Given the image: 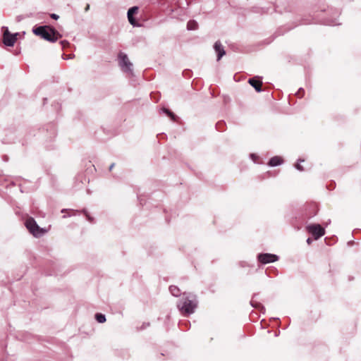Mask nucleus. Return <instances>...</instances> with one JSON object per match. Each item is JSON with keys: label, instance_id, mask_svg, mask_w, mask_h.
Wrapping results in <instances>:
<instances>
[{"label": "nucleus", "instance_id": "1", "mask_svg": "<svg viewBox=\"0 0 361 361\" xmlns=\"http://www.w3.org/2000/svg\"><path fill=\"white\" fill-rule=\"evenodd\" d=\"M197 306L196 296L185 293L183 294L182 299L177 304L178 310L185 315L192 314Z\"/></svg>", "mask_w": 361, "mask_h": 361}, {"label": "nucleus", "instance_id": "2", "mask_svg": "<svg viewBox=\"0 0 361 361\" xmlns=\"http://www.w3.org/2000/svg\"><path fill=\"white\" fill-rule=\"evenodd\" d=\"M33 32L36 35L40 36L42 39L51 42H56L61 37L54 28L47 25L34 28Z\"/></svg>", "mask_w": 361, "mask_h": 361}, {"label": "nucleus", "instance_id": "3", "mask_svg": "<svg viewBox=\"0 0 361 361\" xmlns=\"http://www.w3.org/2000/svg\"><path fill=\"white\" fill-rule=\"evenodd\" d=\"M25 227L30 231L31 234H32L35 237L39 238L42 236L46 232L47 230L42 228H40L35 220L30 217L28 218L25 222Z\"/></svg>", "mask_w": 361, "mask_h": 361}, {"label": "nucleus", "instance_id": "4", "mask_svg": "<svg viewBox=\"0 0 361 361\" xmlns=\"http://www.w3.org/2000/svg\"><path fill=\"white\" fill-rule=\"evenodd\" d=\"M118 64L122 71L133 74V63L130 61L128 55L123 52H120L118 55Z\"/></svg>", "mask_w": 361, "mask_h": 361}, {"label": "nucleus", "instance_id": "5", "mask_svg": "<svg viewBox=\"0 0 361 361\" xmlns=\"http://www.w3.org/2000/svg\"><path fill=\"white\" fill-rule=\"evenodd\" d=\"M307 231L311 233L315 240L319 239L325 234L324 228H322L319 224H310L306 226Z\"/></svg>", "mask_w": 361, "mask_h": 361}, {"label": "nucleus", "instance_id": "6", "mask_svg": "<svg viewBox=\"0 0 361 361\" xmlns=\"http://www.w3.org/2000/svg\"><path fill=\"white\" fill-rule=\"evenodd\" d=\"M3 42L6 46L13 47L17 40L18 33L11 34L7 27H3Z\"/></svg>", "mask_w": 361, "mask_h": 361}, {"label": "nucleus", "instance_id": "7", "mask_svg": "<svg viewBox=\"0 0 361 361\" xmlns=\"http://www.w3.org/2000/svg\"><path fill=\"white\" fill-rule=\"evenodd\" d=\"M257 259L262 264H265L277 261L279 257L274 254L264 253L258 255Z\"/></svg>", "mask_w": 361, "mask_h": 361}, {"label": "nucleus", "instance_id": "8", "mask_svg": "<svg viewBox=\"0 0 361 361\" xmlns=\"http://www.w3.org/2000/svg\"><path fill=\"white\" fill-rule=\"evenodd\" d=\"M214 49L217 54V61H219L223 56L225 55L226 51L224 50V47L219 41L215 42L214 45Z\"/></svg>", "mask_w": 361, "mask_h": 361}, {"label": "nucleus", "instance_id": "9", "mask_svg": "<svg viewBox=\"0 0 361 361\" xmlns=\"http://www.w3.org/2000/svg\"><path fill=\"white\" fill-rule=\"evenodd\" d=\"M137 11H138V7H137V6L131 7L128 11L127 15H128V21L133 26L137 25L135 19L133 18V15L135 13H136Z\"/></svg>", "mask_w": 361, "mask_h": 361}, {"label": "nucleus", "instance_id": "10", "mask_svg": "<svg viewBox=\"0 0 361 361\" xmlns=\"http://www.w3.org/2000/svg\"><path fill=\"white\" fill-rule=\"evenodd\" d=\"M248 82L255 89L257 92H260L262 91L261 87L262 82L261 80L252 78L249 79Z\"/></svg>", "mask_w": 361, "mask_h": 361}, {"label": "nucleus", "instance_id": "11", "mask_svg": "<svg viewBox=\"0 0 361 361\" xmlns=\"http://www.w3.org/2000/svg\"><path fill=\"white\" fill-rule=\"evenodd\" d=\"M283 163V159L278 156L274 157L270 159L269 165L271 166H277Z\"/></svg>", "mask_w": 361, "mask_h": 361}, {"label": "nucleus", "instance_id": "12", "mask_svg": "<svg viewBox=\"0 0 361 361\" xmlns=\"http://www.w3.org/2000/svg\"><path fill=\"white\" fill-rule=\"evenodd\" d=\"M169 290L171 293L175 297H178L181 295L180 290L176 286H171L169 287Z\"/></svg>", "mask_w": 361, "mask_h": 361}, {"label": "nucleus", "instance_id": "13", "mask_svg": "<svg viewBox=\"0 0 361 361\" xmlns=\"http://www.w3.org/2000/svg\"><path fill=\"white\" fill-rule=\"evenodd\" d=\"M198 24L195 20H189L187 24V28L189 30H195L197 29Z\"/></svg>", "mask_w": 361, "mask_h": 361}, {"label": "nucleus", "instance_id": "14", "mask_svg": "<svg viewBox=\"0 0 361 361\" xmlns=\"http://www.w3.org/2000/svg\"><path fill=\"white\" fill-rule=\"evenodd\" d=\"M95 319L99 323H104L106 322L105 315L101 313H97L95 314Z\"/></svg>", "mask_w": 361, "mask_h": 361}, {"label": "nucleus", "instance_id": "15", "mask_svg": "<svg viewBox=\"0 0 361 361\" xmlns=\"http://www.w3.org/2000/svg\"><path fill=\"white\" fill-rule=\"evenodd\" d=\"M161 111L164 113H165L167 116H169L171 118V120L175 121L176 115L173 112L170 111L168 109L166 108L161 109Z\"/></svg>", "mask_w": 361, "mask_h": 361}, {"label": "nucleus", "instance_id": "16", "mask_svg": "<svg viewBox=\"0 0 361 361\" xmlns=\"http://www.w3.org/2000/svg\"><path fill=\"white\" fill-rule=\"evenodd\" d=\"M84 214L85 215L87 219L90 222V223H93L94 222V219L93 218L88 214V212L85 210V209H83L82 211Z\"/></svg>", "mask_w": 361, "mask_h": 361}, {"label": "nucleus", "instance_id": "17", "mask_svg": "<svg viewBox=\"0 0 361 361\" xmlns=\"http://www.w3.org/2000/svg\"><path fill=\"white\" fill-rule=\"evenodd\" d=\"M295 168L300 171H302L304 170L303 167L300 164V163L295 164Z\"/></svg>", "mask_w": 361, "mask_h": 361}, {"label": "nucleus", "instance_id": "18", "mask_svg": "<svg viewBox=\"0 0 361 361\" xmlns=\"http://www.w3.org/2000/svg\"><path fill=\"white\" fill-rule=\"evenodd\" d=\"M303 92V90L302 88H300L298 92L296 93V95L298 97H301L302 96V94L301 93V92Z\"/></svg>", "mask_w": 361, "mask_h": 361}, {"label": "nucleus", "instance_id": "19", "mask_svg": "<svg viewBox=\"0 0 361 361\" xmlns=\"http://www.w3.org/2000/svg\"><path fill=\"white\" fill-rule=\"evenodd\" d=\"M51 18L54 20H57L59 18V16L55 13H52L51 14Z\"/></svg>", "mask_w": 361, "mask_h": 361}, {"label": "nucleus", "instance_id": "20", "mask_svg": "<svg viewBox=\"0 0 361 361\" xmlns=\"http://www.w3.org/2000/svg\"><path fill=\"white\" fill-rule=\"evenodd\" d=\"M307 243L308 244H310V243H312V240H311V238H307Z\"/></svg>", "mask_w": 361, "mask_h": 361}, {"label": "nucleus", "instance_id": "21", "mask_svg": "<svg viewBox=\"0 0 361 361\" xmlns=\"http://www.w3.org/2000/svg\"><path fill=\"white\" fill-rule=\"evenodd\" d=\"M89 8H90V6L87 4L85 8V11H88Z\"/></svg>", "mask_w": 361, "mask_h": 361}, {"label": "nucleus", "instance_id": "22", "mask_svg": "<svg viewBox=\"0 0 361 361\" xmlns=\"http://www.w3.org/2000/svg\"><path fill=\"white\" fill-rule=\"evenodd\" d=\"M114 166V164H112L110 166L109 169H110V170H111V169H113Z\"/></svg>", "mask_w": 361, "mask_h": 361}, {"label": "nucleus", "instance_id": "23", "mask_svg": "<svg viewBox=\"0 0 361 361\" xmlns=\"http://www.w3.org/2000/svg\"><path fill=\"white\" fill-rule=\"evenodd\" d=\"M298 161H299V162H303V161H304V160H303V159H298Z\"/></svg>", "mask_w": 361, "mask_h": 361}]
</instances>
